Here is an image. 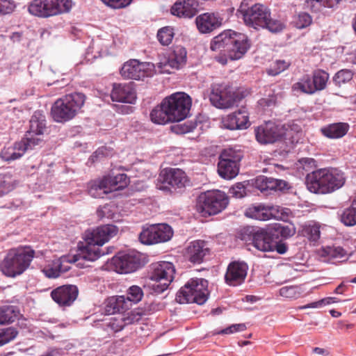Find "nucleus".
I'll return each mask as SVG.
<instances>
[{"label":"nucleus","instance_id":"obj_1","mask_svg":"<svg viewBox=\"0 0 356 356\" xmlns=\"http://www.w3.org/2000/svg\"><path fill=\"white\" fill-rule=\"evenodd\" d=\"M118 227L114 225H104L99 226L90 232H86L85 236V245H79V253L74 257V261L80 259L93 261L102 255L108 253L103 251L102 246L108 242L111 238L117 235Z\"/></svg>","mask_w":356,"mask_h":356},{"label":"nucleus","instance_id":"obj_2","mask_svg":"<svg viewBox=\"0 0 356 356\" xmlns=\"http://www.w3.org/2000/svg\"><path fill=\"white\" fill-rule=\"evenodd\" d=\"M243 19L244 24L256 30L266 29L272 33H278L284 29V24L280 20L271 18V12L268 6L261 3L249 6L243 0L237 10Z\"/></svg>","mask_w":356,"mask_h":356},{"label":"nucleus","instance_id":"obj_3","mask_svg":"<svg viewBox=\"0 0 356 356\" xmlns=\"http://www.w3.org/2000/svg\"><path fill=\"white\" fill-rule=\"evenodd\" d=\"M250 47L248 37L241 33L227 30L211 40L210 48L212 51H223L232 60L241 59Z\"/></svg>","mask_w":356,"mask_h":356},{"label":"nucleus","instance_id":"obj_4","mask_svg":"<svg viewBox=\"0 0 356 356\" xmlns=\"http://www.w3.org/2000/svg\"><path fill=\"white\" fill-rule=\"evenodd\" d=\"M345 181L344 174L336 168L320 169L307 174L306 177L307 187L314 193H332L342 187Z\"/></svg>","mask_w":356,"mask_h":356},{"label":"nucleus","instance_id":"obj_5","mask_svg":"<svg viewBox=\"0 0 356 356\" xmlns=\"http://www.w3.org/2000/svg\"><path fill=\"white\" fill-rule=\"evenodd\" d=\"M35 251L30 246H19L10 249L0 264V270L8 277L23 274L30 266Z\"/></svg>","mask_w":356,"mask_h":356},{"label":"nucleus","instance_id":"obj_6","mask_svg":"<svg viewBox=\"0 0 356 356\" xmlns=\"http://www.w3.org/2000/svg\"><path fill=\"white\" fill-rule=\"evenodd\" d=\"M86 96L81 92H74L57 99L51 107V115L58 122L72 119L83 106Z\"/></svg>","mask_w":356,"mask_h":356},{"label":"nucleus","instance_id":"obj_7","mask_svg":"<svg viewBox=\"0 0 356 356\" xmlns=\"http://www.w3.org/2000/svg\"><path fill=\"white\" fill-rule=\"evenodd\" d=\"M229 204L227 194L219 190L202 193L197 199V211L204 217L218 214L226 209Z\"/></svg>","mask_w":356,"mask_h":356},{"label":"nucleus","instance_id":"obj_8","mask_svg":"<svg viewBox=\"0 0 356 356\" xmlns=\"http://www.w3.org/2000/svg\"><path fill=\"white\" fill-rule=\"evenodd\" d=\"M208 282L203 278H192L177 292L176 301L180 304L203 305L208 298Z\"/></svg>","mask_w":356,"mask_h":356},{"label":"nucleus","instance_id":"obj_9","mask_svg":"<svg viewBox=\"0 0 356 356\" xmlns=\"http://www.w3.org/2000/svg\"><path fill=\"white\" fill-rule=\"evenodd\" d=\"M29 129L25 137L17 142L19 148H22L24 154L29 149L40 146L42 143L41 136L43 135L45 126V117L40 111H35L30 120Z\"/></svg>","mask_w":356,"mask_h":356},{"label":"nucleus","instance_id":"obj_10","mask_svg":"<svg viewBox=\"0 0 356 356\" xmlns=\"http://www.w3.org/2000/svg\"><path fill=\"white\" fill-rule=\"evenodd\" d=\"M175 273V268L171 262L160 261L153 264L149 278L155 282L152 286L154 292L159 294L165 291L172 282Z\"/></svg>","mask_w":356,"mask_h":356},{"label":"nucleus","instance_id":"obj_11","mask_svg":"<svg viewBox=\"0 0 356 356\" xmlns=\"http://www.w3.org/2000/svg\"><path fill=\"white\" fill-rule=\"evenodd\" d=\"M243 157V152L240 149H224L219 156L218 163L219 175L225 179L234 178L239 172L240 162Z\"/></svg>","mask_w":356,"mask_h":356},{"label":"nucleus","instance_id":"obj_12","mask_svg":"<svg viewBox=\"0 0 356 356\" xmlns=\"http://www.w3.org/2000/svg\"><path fill=\"white\" fill-rule=\"evenodd\" d=\"M164 99V106L173 122H180L187 118L191 107V98L184 92H176Z\"/></svg>","mask_w":356,"mask_h":356},{"label":"nucleus","instance_id":"obj_13","mask_svg":"<svg viewBox=\"0 0 356 356\" xmlns=\"http://www.w3.org/2000/svg\"><path fill=\"white\" fill-rule=\"evenodd\" d=\"M129 184V178L125 174L108 175L95 182L89 189V193L94 197H103L104 195L112 191L124 188Z\"/></svg>","mask_w":356,"mask_h":356},{"label":"nucleus","instance_id":"obj_14","mask_svg":"<svg viewBox=\"0 0 356 356\" xmlns=\"http://www.w3.org/2000/svg\"><path fill=\"white\" fill-rule=\"evenodd\" d=\"M289 209L278 205L259 204L248 207L245 215L258 220H268L272 218L284 219L288 217Z\"/></svg>","mask_w":356,"mask_h":356},{"label":"nucleus","instance_id":"obj_15","mask_svg":"<svg viewBox=\"0 0 356 356\" xmlns=\"http://www.w3.org/2000/svg\"><path fill=\"white\" fill-rule=\"evenodd\" d=\"M274 235L273 230L268 232L264 229L254 227H247L241 231V239L252 240L253 245L262 252H272Z\"/></svg>","mask_w":356,"mask_h":356},{"label":"nucleus","instance_id":"obj_16","mask_svg":"<svg viewBox=\"0 0 356 356\" xmlns=\"http://www.w3.org/2000/svg\"><path fill=\"white\" fill-rule=\"evenodd\" d=\"M158 180L161 184H157V188L170 192L184 188L188 181L185 172L179 168L163 169Z\"/></svg>","mask_w":356,"mask_h":356},{"label":"nucleus","instance_id":"obj_17","mask_svg":"<svg viewBox=\"0 0 356 356\" xmlns=\"http://www.w3.org/2000/svg\"><path fill=\"white\" fill-rule=\"evenodd\" d=\"M173 236L172 227L165 223L155 224L144 228L139 235V239L143 244H154L166 242Z\"/></svg>","mask_w":356,"mask_h":356},{"label":"nucleus","instance_id":"obj_18","mask_svg":"<svg viewBox=\"0 0 356 356\" xmlns=\"http://www.w3.org/2000/svg\"><path fill=\"white\" fill-rule=\"evenodd\" d=\"M255 137L260 144H273L281 140L285 135L284 128L275 122L268 121L257 127Z\"/></svg>","mask_w":356,"mask_h":356},{"label":"nucleus","instance_id":"obj_19","mask_svg":"<svg viewBox=\"0 0 356 356\" xmlns=\"http://www.w3.org/2000/svg\"><path fill=\"white\" fill-rule=\"evenodd\" d=\"M209 99L211 104L218 108H229L236 103L234 93L223 86H213Z\"/></svg>","mask_w":356,"mask_h":356},{"label":"nucleus","instance_id":"obj_20","mask_svg":"<svg viewBox=\"0 0 356 356\" xmlns=\"http://www.w3.org/2000/svg\"><path fill=\"white\" fill-rule=\"evenodd\" d=\"M111 264L118 273H130L140 266V259L134 253L120 254L113 257Z\"/></svg>","mask_w":356,"mask_h":356},{"label":"nucleus","instance_id":"obj_21","mask_svg":"<svg viewBox=\"0 0 356 356\" xmlns=\"http://www.w3.org/2000/svg\"><path fill=\"white\" fill-rule=\"evenodd\" d=\"M151 64L140 63L132 59L126 62L120 70L121 75L126 79L140 80L151 74Z\"/></svg>","mask_w":356,"mask_h":356},{"label":"nucleus","instance_id":"obj_22","mask_svg":"<svg viewBox=\"0 0 356 356\" xmlns=\"http://www.w3.org/2000/svg\"><path fill=\"white\" fill-rule=\"evenodd\" d=\"M187 52L184 47L176 46L169 53L168 58L164 62L159 63V67L163 72L170 73V70H179L186 63Z\"/></svg>","mask_w":356,"mask_h":356},{"label":"nucleus","instance_id":"obj_23","mask_svg":"<svg viewBox=\"0 0 356 356\" xmlns=\"http://www.w3.org/2000/svg\"><path fill=\"white\" fill-rule=\"evenodd\" d=\"M248 266L243 261H232L227 268L225 282L230 286H238L243 283L247 276Z\"/></svg>","mask_w":356,"mask_h":356},{"label":"nucleus","instance_id":"obj_24","mask_svg":"<svg viewBox=\"0 0 356 356\" xmlns=\"http://www.w3.org/2000/svg\"><path fill=\"white\" fill-rule=\"evenodd\" d=\"M78 289L74 285H63L51 293L52 299L60 306H70L77 298Z\"/></svg>","mask_w":356,"mask_h":356},{"label":"nucleus","instance_id":"obj_25","mask_svg":"<svg viewBox=\"0 0 356 356\" xmlns=\"http://www.w3.org/2000/svg\"><path fill=\"white\" fill-rule=\"evenodd\" d=\"M210 254V248L204 241L197 240L190 243L186 249V257L194 264L203 262L204 258Z\"/></svg>","mask_w":356,"mask_h":356},{"label":"nucleus","instance_id":"obj_26","mask_svg":"<svg viewBox=\"0 0 356 356\" xmlns=\"http://www.w3.org/2000/svg\"><path fill=\"white\" fill-rule=\"evenodd\" d=\"M222 124L230 130L246 129L250 125L248 113L245 108H242L224 118Z\"/></svg>","mask_w":356,"mask_h":356},{"label":"nucleus","instance_id":"obj_27","mask_svg":"<svg viewBox=\"0 0 356 356\" xmlns=\"http://www.w3.org/2000/svg\"><path fill=\"white\" fill-rule=\"evenodd\" d=\"M222 19L218 14L205 13L195 19L197 29L202 33H211L221 25Z\"/></svg>","mask_w":356,"mask_h":356},{"label":"nucleus","instance_id":"obj_28","mask_svg":"<svg viewBox=\"0 0 356 356\" xmlns=\"http://www.w3.org/2000/svg\"><path fill=\"white\" fill-rule=\"evenodd\" d=\"M113 102L134 104L136 99L134 90L130 84L115 83L111 94Z\"/></svg>","mask_w":356,"mask_h":356},{"label":"nucleus","instance_id":"obj_29","mask_svg":"<svg viewBox=\"0 0 356 356\" xmlns=\"http://www.w3.org/2000/svg\"><path fill=\"white\" fill-rule=\"evenodd\" d=\"M53 0H33L29 5L28 10L32 15L47 18L56 15V8Z\"/></svg>","mask_w":356,"mask_h":356},{"label":"nucleus","instance_id":"obj_30","mask_svg":"<svg viewBox=\"0 0 356 356\" xmlns=\"http://www.w3.org/2000/svg\"><path fill=\"white\" fill-rule=\"evenodd\" d=\"M197 0H178L172 6L171 13L179 17L191 18L197 13Z\"/></svg>","mask_w":356,"mask_h":356},{"label":"nucleus","instance_id":"obj_31","mask_svg":"<svg viewBox=\"0 0 356 356\" xmlns=\"http://www.w3.org/2000/svg\"><path fill=\"white\" fill-rule=\"evenodd\" d=\"M255 186L261 192L267 191H283L289 188V184L284 180L277 179L266 176L257 177Z\"/></svg>","mask_w":356,"mask_h":356},{"label":"nucleus","instance_id":"obj_32","mask_svg":"<svg viewBox=\"0 0 356 356\" xmlns=\"http://www.w3.org/2000/svg\"><path fill=\"white\" fill-rule=\"evenodd\" d=\"M131 307V303L126 300L124 296L111 297L108 299L106 305V312L108 314L122 313Z\"/></svg>","mask_w":356,"mask_h":356},{"label":"nucleus","instance_id":"obj_33","mask_svg":"<svg viewBox=\"0 0 356 356\" xmlns=\"http://www.w3.org/2000/svg\"><path fill=\"white\" fill-rule=\"evenodd\" d=\"M349 125L345 122L330 124L321 129L322 134L329 138H340L346 134Z\"/></svg>","mask_w":356,"mask_h":356},{"label":"nucleus","instance_id":"obj_34","mask_svg":"<svg viewBox=\"0 0 356 356\" xmlns=\"http://www.w3.org/2000/svg\"><path fill=\"white\" fill-rule=\"evenodd\" d=\"M163 104L164 99L162 100L160 104L155 106L150 113L151 120L155 124H165L173 122L166 106Z\"/></svg>","mask_w":356,"mask_h":356},{"label":"nucleus","instance_id":"obj_35","mask_svg":"<svg viewBox=\"0 0 356 356\" xmlns=\"http://www.w3.org/2000/svg\"><path fill=\"white\" fill-rule=\"evenodd\" d=\"M320 256L325 258L324 261L335 263L346 257V252L341 247L327 246L319 251Z\"/></svg>","mask_w":356,"mask_h":356},{"label":"nucleus","instance_id":"obj_36","mask_svg":"<svg viewBox=\"0 0 356 356\" xmlns=\"http://www.w3.org/2000/svg\"><path fill=\"white\" fill-rule=\"evenodd\" d=\"M19 310L14 305L0 306V325H6L13 323L19 316Z\"/></svg>","mask_w":356,"mask_h":356},{"label":"nucleus","instance_id":"obj_37","mask_svg":"<svg viewBox=\"0 0 356 356\" xmlns=\"http://www.w3.org/2000/svg\"><path fill=\"white\" fill-rule=\"evenodd\" d=\"M320 225L315 222H309L302 226L301 234L309 241L316 242L320 238Z\"/></svg>","mask_w":356,"mask_h":356},{"label":"nucleus","instance_id":"obj_38","mask_svg":"<svg viewBox=\"0 0 356 356\" xmlns=\"http://www.w3.org/2000/svg\"><path fill=\"white\" fill-rule=\"evenodd\" d=\"M293 91L300 92L305 94L312 95L315 93L312 77L309 74L302 76L300 80L292 86Z\"/></svg>","mask_w":356,"mask_h":356},{"label":"nucleus","instance_id":"obj_39","mask_svg":"<svg viewBox=\"0 0 356 356\" xmlns=\"http://www.w3.org/2000/svg\"><path fill=\"white\" fill-rule=\"evenodd\" d=\"M24 154L22 149L19 148L17 142H16L13 146L4 147L0 153V156L4 161H10L18 159Z\"/></svg>","mask_w":356,"mask_h":356},{"label":"nucleus","instance_id":"obj_40","mask_svg":"<svg viewBox=\"0 0 356 356\" xmlns=\"http://www.w3.org/2000/svg\"><path fill=\"white\" fill-rule=\"evenodd\" d=\"M311 77L316 92V91L323 90L325 88L329 79V74L324 70H318L314 71Z\"/></svg>","mask_w":356,"mask_h":356},{"label":"nucleus","instance_id":"obj_41","mask_svg":"<svg viewBox=\"0 0 356 356\" xmlns=\"http://www.w3.org/2000/svg\"><path fill=\"white\" fill-rule=\"evenodd\" d=\"M291 65V62L289 60H275L266 70V72L270 76H277L287 70Z\"/></svg>","mask_w":356,"mask_h":356},{"label":"nucleus","instance_id":"obj_42","mask_svg":"<svg viewBox=\"0 0 356 356\" xmlns=\"http://www.w3.org/2000/svg\"><path fill=\"white\" fill-rule=\"evenodd\" d=\"M341 221L346 226L356 225V205H354V200L349 207L343 211L341 215Z\"/></svg>","mask_w":356,"mask_h":356},{"label":"nucleus","instance_id":"obj_43","mask_svg":"<svg viewBox=\"0 0 356 356\" xmlns=\"http://www.w3.org/2000/svg\"><path fill=\"white\" fill-rule=\"evenodd\" d=\"M143 295V291L141 287L133 285L127 289L125 298L131 303V306L133 303L139 302L142 300Z\"/></svg>","mask_w":356,"mask_h":356},{"label":"nucleus","instance_id":"obj_44","mask_svg":"<svg viewBox=\"0 0 356 356\" xmlns=\"http://www.w3.org/2000/svg\"><path fill=\"white\" fill-rule=\"evenodd\" d=\"M354 73L348 69H343L338 71L333 76V81L335 85L341 86L353 79Z\"/></svg>","mask_w":356,"mask_h":356},{"label":"nucleus","instance_id":"obj_45","mask_svg":"<svg viewBox=\"0 0 356 356\" xmlns=\"http://www.w3.org/2000/svg\"><path fill=\"white\" fill-rule=\"evenodd\" d=\"M174 37L173 29L169 26L163 27L157 33V38L162 45H168Z\"/></svg>","mask_w":356,"mask_h":356},{"label":"nucleus","instance_id":"obj_46","mask_svg":"<svg viewBox=\"0 0 356 356\" xmlns=\"http://www.w3.org/2000/svg\"><path fill=\"white\" fill-rule=\"evenodd\" d=\"M67 270V268H63L62 264L59 261H56L54 263V266H46L43 272L45 275L49 278H56L60 275L61 273H64Z\"/></svg>","mask_w":356,"mask_h":356},{"label":"nucleus","instance_id":"obj_47","mask_svg":"<svg viewBox=\"0 0 356 356\" xmlns=\"http://www.w3.org/2000/svg\"><path fill=\"white\" fill-rule=\"evenodd\" d=\"M18 332L14 327H8L0 331V346L13 341L17 335Z\"/></svg>","mask_w":356,"mask_h":356},{"label":"nucleus","instance_id":"obj_48","mask_svg":"<svg viewBox=\"0 0 356 356\" xmlns=\"http://www.w3.org/2000/svg\"><path fill=\"white\" fill-rule=\"evenodd\" d=\"M312 17L305 12H301L295 17L293 23L296 28L304 29L312 24Z\"/></svg>","mask_w":356,"mask_h":356},{"label":"nucleus","instance_id":"obj_49","mask_svg":"<svg viewBox=\"0 0 356 356\" xmlns=\"http://www.w3.org/2000/svg\"><path fill=\"white\" fill-rule=\"evenodd\" d=\"M53 3L56 8V15L68 13L73 6L72 0H53Z\"/></svg>","mask_w":356,"mask_h":356},{"label":"nucleus","instance_id":"obj_50","mask_svg":"<svg viewBox=\"0 0 356 356\" xmlns=\"http://www.w3.org/2000/svg\"><path fill=\"white\" fill-rule=\"evenodd\" d=\"M12 179L6 175H0V197L13 190Z\"/></svg>","mask_w":356,"mask_h":356},{"label":"nucleus","instance_id":"obj_51","mask_svg":"<svg viewBox=\"0 0 356 356\" xmlns=\"http://www.w3.org/2000/svg\"><path fill=\"white\" fill-rule=\"evenodd\" d=\"M196 127V123L186 122L183 124H176L172 127V129L177 134H183L193 131Z\"/></svg>","mask_w":356,"mask_h":356},{"label":"nucleus","instance_id":"obj_52","mask_svg":"<svg viewBox=\"0 0 356 356\" xmlns=\"http://www.w3.org/2000/svg\"><path fill=\"white\" fill-rule=\"evenodd\" d=\"M245 323L233 324L225 329L216 332V334H230L235 332H243L246 330Z\"/></svg>","mask_w":356,"mask_h":356},{"label":"nucleus","instance_id":"obj_53","mask_svg":"<svg viewBox=\"0 0 356 356\" xmlns=\"http://www.w3.org/2000/svg\"><path fill=\"white\" fill-rule=\"evenodd\" d=\"M271 230L284 238L292 236L295 233V231L289 226L282 225H275Z\"/></svg>","mask_w":356,"mask_h":356},{"label":"nucleus","instance_id":"obj_54","mask_svg":"<svg viewBox=\"0 0 356 356\" xmlns=\"http://www.w3.org/2000/svg\"><path fill=\"white\" fill-rule=\"evenodd\" d=\"M230 195L236 198H242L246 195L245 186L243 183L238 182L229 189Z\"/></svg>","mask_w":356,"mask_h":356},{"label":"nucleus","instance_id":"obj_55","mask_svg":"<svg viewBox=\"0 0 356 356\" xmlns=\"http://www.w3.org/2000/svg\"><path fill=\"white\" fill-rule=\"evenodd\" d=\"M337 302V300L336 298H324L321 300L314 302L305 305L304 306H302L300 307V309H309V308H316V307H321L323 305H328L332 302Z\"/></svg>","mask_w":356,"mask_h":356},{"label":"nucleus","instance_id":"obj_56","mask_svg":"<svg viewBox=\"0 0 356 356\" xmlns=\"http://www.w3.org/2000/svg\"><path fill=\"white\" fill-rule=\"evenodd\" d=\"M15 8L13 1L0 0V14L6 15L12 13Z\"/></svg>","mask_w":356,"mask_h":356},{"label":"nucleus","instance_id":"obj_57","mask_svg":"<svg viewBox=\"0 0 356 356\" xmlns=\"http://www.w3.org/2000/svg\"><path fill=\"white\" fill-rule=\"evenodd\" d=\"M107 6L113 8H122L129 6L133 0H102Z\"/></svg>","mask_w":356,"mask_h":356},{"label":"nucleus","instance_id":"obj_58","mask_svg":"<svg viewBox=\"0 0 356 356\" xmlns=\"http://www.w3.org/2000/svg\"><path fill=\"white\" fill-rule=\"evenodd\" d=\"M299 163L305 171H309L316 167V161L312 158H302Z\"/></svg>","mask_w":356,"mask_h":356},{"label":"nucleus","instance_id":"obj_59","mask_svg":"<svg viewBox=\"0 0 356 356\" xmlns=\"http://www.w3.org/2000/svg\"><path fill=\"white\" fill-rule=\"evenodd\" d=\"M276 97L275 95H268L267 97L259 100V104L262 107H270L275 104Z\"/></svg>","mask_w":356,"mask_h":356},{"label":"nucleus","instance_id":"obj_60","mask_svg":"<svg viewBox=\"0 0 356 356\" xmlns=\"http://www.w3.org/2000/svg\"><path fill=\"white\" fill-rule=\"evenodd\" d=\"M296 289L293 286H284L280 289V295L287 298H292L295 296Z\"/></svg>","mask_w":356,"mask_h":356},{"label":"nucleus","instance_id":"obj_61","mask_svg":"<svg viewBox=\"0 0 356 356\" xmlns=\"http://www.w3.org/2000/svg\"><path fill=\"white\" fill-rule=\"evenodd\" d=\"M288 250V245L286 243L284 242H282V241H279V242H274L273 241V248H272V251H277V253L279 254H284Z\"/></svg>","mask_w":356,"mask_h":356},{"label":"nucleus","instance_id":"obj_62","mask_svg":"<svg viewBox=\"0 0 356 356\" xmlns=\"http://www.w3.org/2000/svg\"><path fill=\"white\" fill-rule=\"evenodd\" d=\"M110 213H111L110 206L108 204H106L103 207H99L97 211V216L100 218H111V214Z\"/></svg>","mask_w":356,"mask_h":356},{"label":"nucleus","instance_id":"obj_63","mask_svg":"<svg viewBox=\"0 0 356 356\" xmlns=\"http://www.w3.org/2000/svg\"><path fill=\"white\" fill-rule=\"evenodd\" d=\"M307 6L313 10H318L323 6V0H306Z\"/></svg>","mask_w":356,"mask_h":356},{"label":"nucleus","instance_id":"obj_64","mask_svg":"<svg viewBox=\"0 0 356 356\" xmlns=\"http://www.w3.org/2000/svg\"><path fill=\"white\" fill-rule=\"evenodd\" d=\"M341 0H323V6L327 8H334L337 6Z\"/></svg>","mask_w":356,"mask_h":356}]
</instances>
